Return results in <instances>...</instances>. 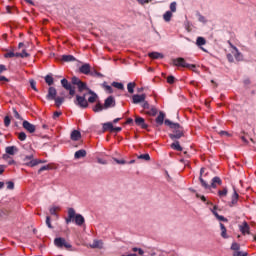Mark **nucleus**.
<instances>
[{"label":"nucleus","instance_id":"1","mask_svg":"<svg viewBox=\"0 0 256 256\" xmlns=\"http://www.w3.org/2000/svg\"><path fill=\"white\" fill-rule=\"evenodd\" d=\"M65 221L67 225H69V223H72V221H74L78 227L85 225V217H83V215L81 214H77L74 208L68 209V216Z\"/></svg>","mask_w":256,"mask_h":256},{"label":"nucleus","instance_id":"2","mask_svg":"<svg viewBox=\"0 0 256 256\" xmlns=\"http://www.w3.org/2000/svg\"><path fill=\"white\" fill-rule=\"evenodd\" d=\"M165 125L170 127V129H173V133L169 134L170 139L175 140V139H181L183 137V127L179 123H173L171 120L166 119L164 121Z\"/></svg>","mask_w":256,"mask_h":256},{"label":"nucleus","instance_id":"3","mask_svg":"<svg viewBox=\"0 0 256 256\" xmlns=\"http://www.w3.org/2000/svg\"><path fill=\"white\" fill-rule=\"evenodd\" d=\"M230 45V53L227 54V59L229 63H234L235 59L236 61H243V54L233 45L231 42H229ZM234 57V58H233Z\"/></svg>","mask_w":256,"mask_h":256},{"label":"nucleus","instance_id":"4","mask_svg":"<svg viewBox=\"0 0 256 256\" xmlns=\"http://www.w3.org/2000/svg\"><path fill=\"white\" fill-rule=\"evenodd\" d=\"M172 63L175 67H184L186 69H190L191 71H194V69L197 67L194 64H189L185 61V58H174L172 60Z\"/></svg>","mask_w":256,"mask_h":256},{"label":"nucleus","instance_id":"5","mask_svg":"<svg viewBox=\"0 0 256 256\" xmlns=\"http://www.w3.org/2000/svg\"><path fill=\"white\" fill-rule=\"evenodd\" d=\"M22 161L26 167H37L39 165V161L35 160L33 154L25 155Z\"/></svg>","mask_w":256,"mask_h":256},{"label":"nucleus","instance_id":"6","mask_svg":"<svg viewBox=\"0 0 256 256\" xmlns=\"http://www.w3.org/2000/svg\"><path fill=\"white\" fill-rule=\"evenodd\" d=\"M54 245L58 249H63V247H65V249H71V247H72L71 244L68 243L67 240H65V238H63V237L55 238Z\"/></svg>","mask_w":256,"mask_h":256},{"label":"nucleus","instance_id":"7","mask_svg":"<svg viewBox=\"0 0 256 256\" xmlns=\"http://www.w3.org/2000/svg\"><path fill=\"white\" fill-rule=\"evenodd\" d=\"M75 105H78V107H81L82 109H87L89 107V102L85 98V95L79 96L76 95Z\"/></svg>","mask_w":256,"mask_h":256},{"label":"nucleus","instance_id":"8","mask_svg":"<svg viewBox=\"0 0 256 256\" xmlns=\"http://www.w3.org/2000/svg\"><path fill=\"white\" fill-rule=\"evenodd\" d=\"M145 99H147V95L145 94H134L132 96V103L134 105H139V103H141L142 101H145Z\"/></svg>","mask_w":256,"mask_h":256},{"label":"nucleus","instance_id":"9","mask_svg":"<svg viewBox=\"0 0 256 256\" xmlns=\"http://www.w3.org/2000/svg\"><path fill=\"white\" fill-rule=\"evenodd\" d=\"M22 127L28 131V133H35L37 127L33 124H31V122L24 120L22 123Z\"/></svg>","mask_w":256,"mask_h":256},{"label":"nucleus","instance_id":"10","mask_svg":"<svg viewBox=\"0 0 256 256\" xmlns=\"http://www.w3.org/2000/svg\"><path fill=\"white\" fill-rule=\"evenodd\" d=\"M57 97V89L53 86L48 88V94L46 95V99L48 101H53Z\"/></svg>","mask_w":256,"mask_h":256},{"label":"nucleus","instance_id":"11","mask_svg":"<svg viewBox=\"0 0 256 256\" xmlns=\"http://www.w3.org/2000/svg\"><path fill=\"white\" fill-rule=\"evenodd\" d=\"M115 97L109 96L105 101H104V109H111L115 107Z\"/></svg>","mask_w":256,"mask_h":256},{"label":"nucleus","instance_id":"12","mask_svg":"<svg viewBox=\"0 0 256 256\" xmlns=\"http://www.w3.org/2000/svg\"><path fill=\"white\" fill-rule=\"evenodd\" d=\"M196 45L199 47L204 53H207V49L203 48V45H207V40H205L204 37H197L196 39Z\"/></svg>","mask_w":256,"mask_h":256},{"label":"nucleus","instance_id":"13","mask_svg":"<svg viewBox=\"0 0 256 256\" xmlns=\"http://www.w3.org/2000/svg\"><path fill=\"white\" fill-rule=\"evenodd\" d=\"M135 124L138 125V127H141L142 129H147V127H148V125L145 123V119L143 117L136 116Z\"/></svg>","mask_w":256,"mask_h":256},{"label":"nucleus","instance_id":"14","mask_svg":"<svg viewBox=\"0 0 256 256\" xmlns=\"http://www.w3.org/2000/svg\"><path fill=\"white\" fill-rule=\"evenodd\" d=\"M79 71L83 75H89V73H91V65L86 63V64L80 66Z\"/></svg>","mask_w":256,"mask_h":256},{"label":"nucleus","instance_id":"15","mask_svg":"<svg viewBox=\"0 0 256 256\" xmlns=\"http://www.w3.org/2000/svg\"><path fill=\"white\" fill-rule=\"evenodd\" d=\"M5 152L7 153V155H15L19 152V148H17V146H7L5 148Z\"/></svg>","mask_w":256,"mask_h":256},{"label":"nucleus","instance_id":"16","mask_svg":"<svg viewBox=\"0 0 256 256\" xmlns=\"http://www.w3.org/2000/svg\"><path fill=\"white\" fill-rule=\"evenodd\" d=\"M214 217H216V219H218V221H223L224 223H227V218H225L224 216L219 215V213H217V206H214V208L211 210Z\"/></svg>","mask_w":256,"mask_h":256},{"label":"nucleus","instance_id":"17","mask_svg":"<svg viewBox=\"0 0 256 256\" xmlns=\"http://www.w3.org/2000/svg\"><path fill=\"white\" fill-rule=\"evenodd\" d=\"M91 249H103V240L95 239L92 244H90Z\"/></svg>","mask_w":256,"mask_h":256},{"label":"nucleus","instance_id":"18","mask_svg":"<svg viewBox=\"0 0 256 256\" xmlns=\"http://www.w3.org/2000/svg\"><path fill=\"white\" fill-rule=\"evenodd\" d=\"M83 157H87V151L85 149H80L74 154V159H83Z\"/></svg>","mask_w":256,"mask_h":256},{"label":"nucleus","instance_id":"19","mask_svg":"<svg viewBox=\"0 0 256 256\" xmlns=\"http://www.w3.org/2000/svg\"><path fill=\"white\" fill-rule=\"evenodd\" d=\"M70 138L72 141H79V139H81V132L78 130H73L70 134Z\"/></svg>","mask_w":256,"mask_h":256},{"label":"nucleus","instance_id":"20","mask_svg":"<svg viewBox=\"0 0 256 256\" xmlns=\"http://www.w3.org/2000/svg\"><path fill=\"white\" fill-rule=\"evenodd\" d=\"M88 94L90 97L88 98V103H95L97 101L98 97L97 93H95L93 90L88 91Z\"/></svg>","mask_w":256,"mask_h":256},{"label":"nucleus","instance_id":"21","mask_svg":"<svg viewBox=\"0 0 256 256\" xmlns=\"http://www.w3.org/2000/svg\"><path fill=\"white\" fill-rule=\"evenodd\" d=\"M249 224H247V222H243V224L240 226V231L243 235L245 234H249Z\"/></svg>","mask_w":256,"mask_h":256},{"label":"nucleus","instance_id":"22","mask_svg":"<svg viewBox=\"0 0 256 256\" xmlns=\"http://www.w3.org/2000/svg\"><path fill=\"white\" fill-rule=\"evenodd\" d=\"M148 56L151 59H163L165 56L163 55V53H159V52H151L148 54Z\"/></svg>","mask_w":256,"mask_h":256},{"label":"nucleus","instance_id":"23","mask_svg":"<svg viewBox=\"0 0 256 256\" xmlns=\"http://www.w3.org/2000/svg\"><path fill=\"white\" fill-rule=\"evenodd\" d=\"M77 87H78V91L80 92V93H82V91H90L91 89H89V87H87V83H85V82H80L78 85H77Z\"/></svg>","mask_w":256,"mask_h":256},{"label":"nucleus","instance_id":"24","mask_svg":"<svg viewBox=\"0 0 256 256\" xmlns=\"http://www.w3.org/2000/svg\"><path fill=\"white\" fill-rule=\"evenodd\" d=\"M172 18H173V12H170L169 10L166 11V12L163 14V20H164L166 23H169V21H171Z\"/></svg>","mask_w":256,"mask_h":256},{"label":"nucleus","instance_id":"25","mask_svg":"<svg viewBox=\"0 0 256 256\" xmlns=\"http://www.w3.org/2000/svg\"><path fill=\"white\" fill-rule=\"evenodd\" d=\"M164 121H165V113L160 112L156 118V123H157V125H163Z\"/></svg>","mask_w":256,"mask_h":256},{"label":"nucleus","instance_id":"26","mask_svg":"<svg viewBox=\"0 0 256 256\" xmlns=\"http://www.w3.org/2000/svg\"><path fill=\"white\" fill-rule=\"evenodd\" d=\"M62 61H64L65 63H71L73 61H76V59H75V56L73 55H63Z\"/></svg>","mask_w":256,"mask_h":256},{"label":"nucleus","instance_id":"27","mask_svg":"<svg viewBox=\"0 0 256 256\" xmlns=\"http://www.w3.org/2000/svg\"><path fill=\"white\" fill-rule=\"evenodd\" d=\"M53 101H55L56 107H60L61 105H63V103H65V97L58 96Z\"/></svg>","mask_w":256,"mask_h":256},{"label":"nucleus","instance_id":"28","mask_svg":"<svg viewBox=\"0 0 256 256\" xmlns=\"http://www.w3.org/2000/svg\"><path fill=\"white\" fill-rule=\"evenodd\" d=\"M220 229H221V237H223V239H228L229 236L227 235V228H225V225L223 223H220Z\"/></svg>","mask_w":256,"mask_h":256},{"label":"nucleus","instance_id":"29","mask_svg":"<svg viewBox=\"0 0 256 256\" xmlns=\"http://www.w3.org/2000/svg\"><path fill=\"white\" fill-rule=\"evenodd\" d=\"M61 85H62V87H63L64 89H66V91H67L68 89H71V87H73V85H71V83H69V81H68L67 79H65V78H63V79L61 80Z\"/></svg>","mask_w":256,"mask_h":256},{"label":"nucleus","instance_id":"30","mask_svg":"<svg viewBox=\"0 0 256 256\" xmlns=\"http://www.w3.org/2000/svg\"><path fill=\"white\" fill-rule=\"evenodd\" d=\"M61 85H62V87H63L64 89H66V91H67L68 89H71V87H73V85H71V83H69V81H68L67 79H65V78H63V79L61 80Z\"/></svg>","mask_w":256,"mask_h":256},{"label":"nucleus","instance_id":"31","mask_svg":"<svg viewBox=\"0 0 256 256\" xmlns=\"http://www.w3.org/2000/svg\"><path fill=\"white\" fill-rule=\"evenodd\" d=\"M171 149H174V151H183V147H181V144H179V141H175L171 144Z\"/></svg>","mask_w":256,"mask_h":256},{"label":"nucleus","instance_id":"32","mask_svg":"<svg viewBox=\"0 0 256 256\" xmlns=\"http://www.w3.org/2000/svg\"><path fill=\"white\" fill-rule=\"evenodd\" d=\"M237 201H239V194L237 193L236 190H234V193L232 195L231 206L237 205Z\"/></svg>","mask_w":256,"mask_h":256},{"label":"nucleus","instance_id":"33","mask_svg":"<svg viewBox=\"0 0 256 256\" xmlns=\"http://www.w3.org/2000/svg\"><path fill=\"white\" fill-rule=\"evenodd\" d=\"M44 79H45V83H47V85H49V86L53 85L54 80H53L52 74L46 75Z\"/></svg>","mask_w":256,"mask_h":256},{"label":"nucleus","instance_id":"34","mask_svg":"<svg viewBox=\"0 0 256 256\" xmlns=\"http://www.w3.org/2000/svg\"><path fill=\"white\" fill-rule=\"evenodd\" d=\"M135 86H136L135 82H129L127 84L128 93H131V94L135 93Z\"/></svg>","mask_w":256,"mask_h":256},{"label":"nucleus","instance_id":"35","mask_svg":"<svg viewBox=\"0 0 256 256\" xmlns=\"http://www.w3.org/2000/svg\"><path fill=\"white\" fill-rule=\"evenodd\" d=\"M218 184V185H221V183H222V181H221V178H219V177H214L213 179H212V183H211V187H213V189H215V187H217V185H215V184Z\"/></svg>","mask_w":256,"mask_h":256},{"label":"nucleus","instance_id":"36","mask_svg":"<svg viewBox=\"0 0 256 256\" xmlns=\"http://www.w3.org/2000/svg\"><path fill=\"white\" fill-rule=\"evenodd\" d=\"M103 109H105V107L101 103H98L93 107L94 113H100V111H103Z\"/></svg>","mask_w":256,"mask_h":256},{"label":"nucleus","instance_id":"37","mask_svg":"<svg viewBox=\"0 0 256 256\" xmlns=\"http://www.w3.org/2000/svg\"><path fill=\"white\" fill-rule=\"evenodd\" d=\"M103 131H113V123H111V122L104 123Z\"/></svg>","mask_w":256,"mask_h":256},{"label":"nucleus","instance_id":"38","mask_svg":"<svg viewBox=\"0 0 256 256\" xmlns=\"http://www.w3.org/2000/svg\"><path fill=\"white\" fill-rule=\"evenodd\" d=\"M112 87H115L116 89H119L120 91H123V89H125V86L121 82H112Z\"/></svg>","mask_w":256,"mask_h":256},{"label":"nucleus","instance_id":"39","mask_svg":"<svg viewBox=\"0 0 256 256\" xmlns=\"http://www.w3.org/2000/svg\"><path fill=\"white\" fill-rule=\"evenodd\" d=\"M170 13H177V2H171L170 3Z\"/></svg>","mask_w":256,"mask_h":256},{"label":"nucleus","instance_id":"40","mask_svg":"<svg viewBox=\"0 0 256 256\" xmlns=\"http://www.w3.org/2000/svg\"><path fill=\"white\" fill-rule=\"evenodd\" d=\"M197 17H198V21L200 23H207V18H205V16L201 15V13L197 12Z\"/></svg>","mask_w":256,"mask_h":256},{"label":"nucleus","instance_id":"41","mask_svg":"<svg viewBox=\"0 0 256 256\" xmlns=\"http://www.w3.org/2000/svg\"><path fill=\"white\" fill-rule=\"evenodd\" d=\"M239 249H241V245H239V243H237V242H233L231 245V250L237 252V251H239Z\"/></svg>","mask_w":256,"mask_h":256},{"label":"nucleus","instance_id":"42","mask_svg":"<svg viewBox=\"0 0 256 256\" xmlns=\"http://www.w3.org/2000/svg\"><path fill=\"white\" fill-rule=\"evenodd\" d=\"M102 86L107 91V93H113V88L107 84V82H103Z\"/></svg>","mask_w":256,"mask_h":256},{"label":"nucleus","instance_id":"43","mask_svg":"<svg viewBox=\"0 0 256 256\" xmlns=\"http://www.w3.org/2000/svg\"><path fill=\"white\" fill-rule=\"evenodd\" d=\"M12 111H13V115H14L15 119H19V121H23V118L21 117V115L19 114L17 109L13 108Z\"/></svg>","mask_w":256,"mask_h":256},{"label":"nucleus","instance_id":"44","mask_svg":"<svg viewBox=\"0 0 256 256\" xmlns=\"http://www.w3.org/2000/svg\"><path fill=\"white\" fill-rule=\"evenodd\" d=\"M138 159H144V161H151V156H149V154H141L138 156Z\"/></svg>","mask_w":256,"mask_h":256},{"label":"nucleus","instance_id":"45","mask_svg":"<svg viewBox=\"0 0 256 256\" xmlns=\"http://www.w3.org/2000/svg\"><path fill=\"white\" fill-rule=\"evenodd\" d=\"M148 115H151L152 117H155V115H157V108L152 107L148 112Z\"/></svg>","mask_w":256,"mask_h":256},{"label":"nucleus","instance_id":"46","mask_svg":"<svg viewBox=\"0 0 256 256\" xmlns=\"http://www.w3.org/2000/svg\"><path fill=\"white\" fill-rule=\"evenodd\" d=\"M59 209V207L57 206H52L49 209L50 215H57V210Z\"/></svg>","mask_w":256,"mask_h":256},{"label":"nucleus","instance_id":"47","mask_svg":"<svg viewBox=\"0 0 256 256\" xmlns=\"http://www.w3.org/2000/svg\"><path fill=\"white\" fill-rule=\"evenodd\" d=\"M30 87L33 89V91H36V93L39 91L37 89V82H35V80H30Z\"/></svg>","mask_w":256,"mask_h":256},{"label":"nucleus","instance_id":"48","mask_svg":"<svg viewBox=\"0 0 256 256\" xmlns=\"http://www.w3.org/2000/svg\"><path fill=\"white\" fill-rule=\"evenodd\" d=\"M81 81L77 76L72 77L71 83L72 85H78Z\"/></svg>","mask_w":256,"mask_h":256},{"label":"nucleus","instance_id":"49","mask_svg":"<svg viewBox=\"0 0 256 256\" xmlns=\"http://www.w3.org/2000/svg\"><path fill=\"white\" fill-rule=\"evenodd\" d=\"M18 139H19L20 141H25V139H27V134H25V132H20V133L18 134Z\"/></svg>","mask_w":256,"mask_h":256},{"label":"nucleus","instance_id":"50","mask_svg":"<svg viewBox=\"0 0 256 256\" xmlns=\"http://www.w3.org/2000/svg\"><path fill=\"white\" fill-rule=\"evenodd\" d=\"M199 179H200V183H201L202 187L204 189H209V184H207V182H205V180H203V177L200 176Z\"/></svg>","mask_w":256,"mask_h":256},{"label":"nucleus","instance_id":"51","mask_svg":"<svg viewBox=\"0 0 256 256\" xmlns=\"http://www.w3.org/2000/svg\"><path fill=\"white\" fill-rule=\"evenodd\" d=\"M46 225H47L48 229H53V225H51V217L50 216L46 217Z\"/></svg>","mask_w":256,"mask_h":256},{"label":"nucleus","instance_id":"52","mask_svg":"<svg viewBox=\"0 0 256 256\" xmlns=\"http://www.w3.org/2000/svg\"><path fill=\"white\" fill-rule=\"evenodd\" d=\"M4 125L5 127H9V125H11V118H9V116H5Z\"/></svg>","mask_w":256,"mask_h":256},{"label":"nucleus","instance_id":"53","mask_svg":"<svg viewBox=\"0 0 256 256\" xmlns=\"http://www.w3.org/2000/svg\"><path fill=\"white\" fill-rule=\"evenodd\" d=\"M115 163H117L118 165H126L127 161H125L124 159H117L114 158Z\"/></svg>","mask_w":256,"mask_h":256},{"label":"nucleus","instance_id":"54","mask_svg":"<svg viewBox=\"0 0 256 256\" xmlns=\"http://www.w3.org/2000/svg\"><path fill=\"white\" fill-rule=\"evenodd\" d=\"M132 251L134 252V253H139V255H143L144 253H145V251H143V249H141V248H137V247H134V248H132Z\"/></svg>","mask_w":256,"mask_h":256},{"label":"nucleus","instance_id":"55","mask_svg":"<svg viewBox=\"0 0 256 256\" xmlns=\"http://www.w3.org/2000/svg\"><path fill=\"white\" fill-rule=\"evenodd\" d=\"M218 194H219V197L227 196V188H224L223 190H219Z\"/></svg>","mask_w":256,"mask_h":256},{"label":"nucleus","instance_id":"56","mask_svg":"<svg viewBox=\"0 0 256 256\" xmlns=\"http://www.w3.org/2000/svg\"><path fill=\"white\" fill-rule=\"evenodd\" d=\"M4 57H5L6 59H11V58L15 57V52L10 51V52L6 53V54L4 55Z\"/></svg>","mask_w":256,"mask_h":256},{"label":"nucleus","instance_id":"57","mask_svg":"<svg viewBox=\"0 0 256 256\" xmlns=\"http://www.w3.org/2000/svg\"><path fill=\"white\" fill-rule=\"evenodd\" d=\"M233 256H247V252H243V251H236L233 253Z\"/></svg>","mask_w":256,"mask_h":256},{"label":"nucleus","instance_id":"58","mask_svg":"<svg viewBox=\"0 0 256 256\" xmlns=\"http://www.w3.org/2000/svg\"><path fill=\"white\" fill-rule=\"evenodd\" d=\"M49 169H51V167H49V165L42 166V167L38 170V173H43V171H49Z\"/></svg>","mask_w":256,"mask_h":256},{"label":"nucleus","instance_id":"59","mask_svg":"<svg viewBox=\"0 0 256 256\" xmlns=\"http://www.w3.org/2000/svg\"><path fill=\"white\" fill-rule=\"evenodd\" d=\"M167 83H169L170 85H173V83H175V77L174 76H168Z\"/></svg>","mask_w":256,"mask_h":256},{"label":"nucleus","instance_id":"60","mask_svg":"<svg viewBox=\"0 0 256 256\" xmlns=\"http://www.w3.org/2000/svg\"><path fill=\"white\" fill-rule=\"evenodd\" d=\"M7 189H15V183H13L12 181L7 182Z\"/></svg>","mask_w":256,"mask_h":256},{"label":"nucleus","instance_id":"61","mask_svg":"<svg viewBox=\"0 0 256 256\" xmlns=\"http://www.w3.org/2000/svg\"><path fill=\"white\" fill-rule=\"evenodd\" d=\"M21 56V59H25V57H29V53H27V51L24 49L22 50V53H20Z\"/></svg>","mask_w":256,"mask_h":256},{"label":"nucleus","instance_id":"62","mask_svg":"<svg viewBox=\"0 0 256 256\" xmlns=\"http://www.w3.org/2000/svg\"><path fill=\"white\" fill-rule=\"evenodd\" d=\"M67 91H69V95H71V97H73L75 95V87L72 86Z\"/></svg>","mask_w":256,"mask_h":256},{"label":"nucleus","instance_id":"63","mask_svg":"<svg viewBox=\"0 0 256 256\" xmlns=\"http://www.w3.org/2000/svg\"><path fill=\"white\" fill-rule=\"evenodd\" d=\"M142 103V107H143V109H149V102H147V101H142L141 102Z\"/></svg>","mask_w":256,"mask_h":256},{"label":"nucleus","instance_id":"64","mask_svg":"<svg viewBox=\"0 0 256 256\" xmlns=\"http://www.w3.org/2000/svg\"><path fill=\"white\" fill-rule=\"evenodd\" d=\"M62 113L61 112H54L53 114V119H57V117H61Z\"/></svg>","mask_w":256,"mask_h":256}]
</instances>
